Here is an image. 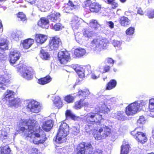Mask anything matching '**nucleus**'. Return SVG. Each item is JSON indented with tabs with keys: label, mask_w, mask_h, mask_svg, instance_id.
Segmentation results:
<instances>
[{
	"label": "nucleus",
	"mask_w": 154,
	"mask_h": 154,
	"mask_svg": "<svg viewBox=\"0 0 154 154\" xmlns=\"http://www.w3.org/2000/svg\"><path fill=\"white\" fill-rule=\"evenodd\" d=\"M100 98L101 100V103L95 107V112H90L88 113L84 117L85 121L89 125H86L85 129L87 132H89L93 128V125L95 124L100 125V128L98 131L94 133V137L96 140H100L108 137L111 134L112 127L111 126L102 124L100 121L102 119L103 115L102 114L106 115L108 113L110 110L106 104L107 101H112L114 98L109 99L107 96H101Z\"/></svg>",
	"instance_id": "nucleus-1"
},
{
	"label": "nucleus",
	"mask_w": 154,
	"mask_h": 154,
	"mask_svg": "<svg viewBox=\"0 0 154 154\" xmlns=\"http://www.w3.org/2000/svg\"><path fill=\"white\" fill-rule=\"evenodd\" d=\"M20 123H22V127L17 131L21 135L26 137H29L32 139L34 144H38L44 143L46 139L45 134L43 132L41 135L40 133L35 132L34 129L37 125L36 121L31 118L29 120H22Z\"/></svg>",
	"instance_id": "nucleus-2"
},
{
	"label": "nucleus",
	"mask_w": 154,
	"mask_h": 154,
	"mask_svg": "<svg viewBox=\"0 0 154 154\" xmlns=\"http://www.w3.org/2000/svg\"><path fill=\"white\" fill-rule=\"evenodd\" d=\"M69 133V126L66 123L62 122L60 126L57 134L54 139L57 144H61L65 142L67 136Z\"/></svg>",
	"instance_id": "nucleus-3"
},
{
	"label": "nucleus",
	"mask_w": 154,
	"mask_h": 154,
	"mask_svg": "<svg viewBox=\"0 0 154 154\" xmlns=\"http://www.w3.org/2000/svg\"><path fill=\"white\" fill-rule=\"evenodd\" d=\"M109 44L106 39H94L91 41V46L94 50L100 52L103 49H106Z\"/></svg>",
	"instance_id": "nucleus-4"
},
{
	"label": "nucleus",
	"mask_w": 154,
	"mask_h": 154,
	"mask_svg": "<svg viewBox=\"0 0 154 154\" xmlns=\"http://www.w3.org/2000/svg\"><path fill=\"white\" fill-rule=\"evenodd\" d=\"M144 104L142 101H136L128 105L126 108L125 113L128 116H132L135 114L137 111H140L143 109Z\"/></svg>",
	"instance_id": "nucleus-5"
},
{
	"label": "nucleus",
	"mask_w": 154,
	"mask_h": 154,
	"mask_svg": "<svg viewBox=\"0 0 154 154\" xmlns=\"http://www.w3.org/2000/svg\"><path fill=\"white\" fill-rule=\"evenodd\" d=\"M18 71L21 76L28 80L31 79L35 74L34 70L31 67L25 65L20 66Z\"/></svg>",
	"instance_id": "nucleus-6"
},
{
	"label": "nucleus",
	"mask_w": 154,
	"mask_h": 154,
	"mask_svg": "<svg viewBox=\"0 0 154 154\" xmlns=\"http://www.w3.org/2000/svg\"><path fill=\"white\" fill-rule=\"evenodd\" d=\"M93 150L92 146L90 143L82 142L77 146L75 154H91Z\"/></svg>",
	"instance_id": "nucleus-7"
},
{
	"label": "nucleus",
	"mask_w": 154,
	"mask_h": 154,
	"mask_svg": "<svg viewBox=\"0 0 154 154\" xmlns=\"http://www.w3.org/2000/svg\"><path fill=\"white\" fill-rule=\"evenodd\" d=\"M27 108L33 113H38L41 110V106L40 103L33 100H29L26 101Z\"/></svg>",
	"instance_id": "nucleus-8"
},
{
	"label": "nucleus",
	"mask_w": 154,
	"mask_h": 154,
	"mask_svg": "<svg viewBox=\"0 0 154 154\" xmlns=\"http://www.w3.org/2000/svg\"><path fill=\"white\" fill-rule=\"evenodd\" d=\"M131 134L134 137L138 142L142 143H144L147 141L145 133L134 130L131 132Z\"/></svg>",
	"instance_id": "nucleus-9"
},
{
	"label": "nucleus",
	"mask_w": 154,
	"mask_h": 154,
	"mask_svg": "<svg viewBox=\"0 0 154 154\" xmlns=\"http://www.w3.org/2000/svg\"><path fill=\"white\" fill-rule=\"evenodd\" d=\"M20 56L21 54L19 51L11 50L9 55L10 62L11 65H13L14 64L17 63Z\"/></svg>",
	"instance_id": "nucleus-10"
},
{
	"label": "nucleus",
	"mask_w": 154,
	"mask_h": 154,
	"mask_svg": "<svg viewBox=\"0 0 154 154\" xmlns=\"http://www.w3.org/2000/svg\"><path fill=\"white\" fill-rule=\"evenodd\" d=\"M61 44L60 40L57 37H53L49 42V45L51 50H56L58 49Z\"/></svg>",
	"instance_id": "nucleus-11"
},
{
	"label": "nucleus",
	"mask_w": 154,
	"mask_h": 154,
	"mask_svg": "<svg viewBox=\"0 0 154 154\" xmlns=\"http://www.w3.org/2000/svg\"><path fill=\"white\" fill-rule=\"evenodd\" d=\"M84 21L81 18L76 16H74L71 21L70 24L73 30H76L81 26L82 23Z\"/></svg>",
	"instance_id": "nucleus-12"
},
{
	"label": "nucleus",
	"mask_w": 154,
	"mask_h": 154,
	"mask_svg": "<svg viewBox=\"0 0 154 154\" xmlns=\"http://www.w3.org/2000/svg\"><path fill=\"white\" fill-rule=\"evenodd\" d=\"M9 131L10 128L8 126H5L0 123V135L1 138L6 139Z\"/></svg>",
	"instance_id": "nucleus-13"
},
{
	"label": "nucleus",
	"mask_w": 154,
	"mask_h": 154,
	"mask_svg": "<svg viewBox=\"0 0 154 154\" xmlns=\"http://www.w3.org/2000/svg\"><path fill=\"white\" fill-rule=\"evenodd\" d=\"M75 3H73L72 1L69 0L67 5H66L64 9V12L67 13H71V11L79 7V6L75 4Z\"/></svg>",
	"instance_id": "nucleus-14"
},
{
	"label": "nucleus",
	"mask_w": 154,
	"mask_h": 154,
	"mask_svg": "<svg viewBox=\"0 0 154 154\" xmlns=\"http://www.w3.org/2000/svg\"><path fill=\"white\" fill-rule=\"evenodd\" d=\"M86 53V50L85 49L79 47L74 50L73 56L74 58L81 57L85 55Z\"/></svg>",
	"instance_id": "nucleus-15"
},
{
	"label": "nucleus",
	"mask_w": 154,
	"mask_h": 154,
	"mask_svg": "<svg viewBox=\"0 0 154 154\" xmlns=\"http://www.w3.org/2000/svg\"><path fill=\"white\" fill-rule=\"evenodd\" d=\"M53 125V124L52 120H49L43 123L42 128L45 131H48L51 130Z\"/></svg>",
	"instance_id": "nucleus-16"
},
{
	"label": "nucleus",
	"mask_w": 154,
	"mask_h": 154,
	"mask_svg": "<svg viewBox=\"0 0 154 154\" xmlns=\"http://www.w3.org/2000/svg\"><path fill=\"white\" fill-rule=\"evenodd\" d=\"M112 115L113 118H116L120 121H124L127 119V118L125 116L124 112L122 111H119L115 113H112Z\"/></svg>",
	"instance_id": "nucleus-17"
},
{
	"label": "nucleus",
	"mask_w": 154,
	"mask_h": 154,
	"mask_svg": "<svg viewBox=\"0 0 154 154\" xmlns=\"http://www.w3.org/2000/svg\"><path fill=\"white\" fill-rule=\"evenodd\" d=\"M34 41L33 39L28 38L23 41V42H21V43L20 46H22L23 48L26 49L29 48L33 44Z\"/></svg>",
	"instance_id": "nucleus-18"
},
{
	"label": "nucleus",
	"mask_w": 154,
	"mask_h": 154,
	"mask_svg": "<svg viewBox=\"0 0 154 154\" xmlns=\"http://www.w3.org/2000/svg\"><path fill=\"white\" fill-rule=\"evenodd\" d=\"M38 26L43 28H47L49 25L48 19L45 17L42 18L38 22Z\"/></svg>",
	"instance_id": "nucleus-19"
},
{
	"label": "nucleus",
	"mask_w": 154,
	"mask_h": 154,
	"mask_svg": "<svg viewBox=\"0 0 154 154\" xmlns=\"http://www.w3.org/2000/svg\"><path fill=\"white\" fill-rule=\"evenodd\" d=\"M60 14L59 13H57L54 11L50 15H48L47 17L48 20L51 21L55 22L60 19Z\"/></svg>",
	"instance_id": "nucleus-20"
},
{
	"label": "nucleus",
	"mask_w": 154,
	"mask_h": 154,
	"mask_svg": "<svg viewBox=\"0 0 154 154\" xmlns=\"http://www.w3.org/2000/svg\"><path fill=\"white\" fill-rule=\"evenodd\" d=\"M22 36V33L20 31L12 32L11 35V39L16 41H19Z\"/></svg>",
	"instance_id": "nucleus-21"
},
{
	"label": "nucleus",
	"mask_w": 154,
	"mask_h": 154,
	"mask_svg": "<svg viewBox=\"0 0 154 154\" xmlns=\"http://www.w3.org/2000/svg\"><path fill=\"white\" fill-rule=\"evenodd\" d=\"M8 41L6 38H2L0 39V49L6 50L8 49Z\"/></svg>",
	"instance_id": "nucleus-22"
},
{
	"label": "nucleus",
	"mask_w": 154,
	"mask_h": 154,
	"mask_svg": "<svg viewBox=\"0 0 154 154\" xmlns=\"http://www.w3.org/2000/svg\"><path fill=\"white\" fill-rule=\"evenodd\" d=\"M90 94V92L89 91L88 89H85L83 91H79L77 95L84 101V99L88 97Z\"/></svg>",
	"instance_id": "nucleus-23"
},
{
	"label": "nucleus",
	"mask_w": 154,
	"mask_h": 154,
	"mask_svg": "<svg viewBox=\"0 0 154 154\" xmlns=\"http://www.w3.org/2000/svg\"><path fill=\"white\" fill-rule=\"evenodd\" d=\"M47 39V36L43 34H36L35 36V40L38 43L42 44L46 41Z\"/></svg>",
	"instance_id": "nucleus-24"
},
{
	"label": "nucleus",
	"mask_w": 154,
	"mask_h": 154,
	"mask_svg": "<svg viewBox=\"0 0 154 154\" xmlns=\"http://www.w3.org/2000/svg\"><path fill=\"white\" fill-rule=\"evenodd\" d=\"M101 8V6L98 3L94 2L90 5V10L92 12H97Z\"/></svg>",
	"instance_id": "nucleus-25"
},
{
	"label": "nucleus",
	"mask_w": 154,
	"mask_h": 154,
	"mask_svg": "<svg viewBox=\"0 0 154 154\" xmlns=\"http://www.w3.org/2000/svg\"><path fill=\"white\" fill-rule=\"evenodd\" d=\"M119 23L121 26H126L130 24V21L127 17L122 16L120 19Z\"/></svg>",
	"instance_id": "nucleus-26"
},
{
	"label": "nucleus",
	"mask_w": 154,
	"mask_h": 154,
	"mask_svg": "<svg viewBox=\"0 0 154 154\" xmlns=\"http://www.w3.org/2000/svg\"><path fill=\"white\" fill-rule=\"evenodd\" d=\"M88 102L86 103L84 101L81 99L79 101L76 102L75 103V108L76 109H80L84 106H88Z\"/></svg>",
	"instance_id": "nucleus-27"
},
{
	"label": "nucleus",
	"mask_w": 154,
	"mask_h": 154,
	"mask_svg": "<svg viewBox=\"0 0 154 154\" xmlns=\"http://www.w3.org/2000/svg\"><path fill=\"white\" fill-rule=\"evenodd\" d=\"M129 147L130 146L128 143L123 144L121 147L120 154H128Z\"/></svg>",
	"instance_id": "nucleus-28"
},
{
	"label": "nucleus",
	"mask_w": 154,
	"mask_h": 154,
	"mask_svg": "<svg viewBox=\"0 0 154 154\" xmlns=\"http://www.w3.org/2000/svg\"><path fill=\"white\" fill-rule=\"evenodd\" d=\"M54 103L55 106L59 108L62 106V102L61 99L58 96L56 97L54 100Z\"/></svg>",
	"instance_id": "nucleus-29"
},
{
	"label": "nucleus",
	"mask_w": 154,
	"mask_h": 154,
	"mask_svg": "<svg viewBox=\"0 0 154 154\" xmlns=\"http://www.w3.org/2000/svg\"><path fill=\"white\" fill-rule=\"evenodd\" d=\"M51 81V78L49 76L42 78L38 80V83L44 85L49 82Z\"/></svg>",
	"instance_id": "nucleus-30"
},
{
	"label": "nucleus",
	"mask_w": 154,
	"mask_h": 154,
	"mask_svg": "<svg viewBox=\"0 0 154 154\" xmlns=\"http://www.w3.org/2000/svg\"><path fill=\"white\" fill-rule=\"evenodd\" d=\"M117 82L114 79L111 80L107 84L106 90H110L114 88L116 86Z\"/></svg>",
	"instance_id": "nucleus-31"
},
{
	"label": "nucleus",
	"mask_w": 154,
	"mask_h": 154,
	"mask_svg": "<svg viewBox=\"0 0 154 154\" xmlns=\"http://www.w3.org/2000/svg\"><path fill=\"white\" fill-rule=\"evenodd\" d=\"M21 100L19 98H15L9 100V102L11 105L17 107L20 103Z\"/></svg>",
	"instance_id": "nucleus-32"
},
{
	"label": "nucleus",
	"mask_w": 154,
	"mask_h": 154,
	"mask_svg": "<svg viewBox=\"0 0 154 154\" xmlns=\"http://www.w3.org/2000/svg\"><path fill=\"white\" fill-rule=\"evenodd\" d=\"M14 92L13 91L7 90L6 92L4 94V98L7 100H11V98H12L14 97Z\"/></svg>",
	"instance_id": "nucleus-33"
},
{
	"label": "nucleus",
	"mask_w": 154,
	"mask_h": 154,
	"mask_svg": "<svg viewBox=\"0 0 154 154\" xmlns=\"http://www.w3.org/2000/svg\"><path fill=\"white\" fill-rule=\"evenodd\" d=\"M89 26L91 28H93L95 29H97L100 26V25L96 20H92L91 21Z\"/></svg>",
	"instance_id": "nucleus-34"
},
{
	"label": "nucleus",
	"mask_w": 154,
	"mask_h": 154,
	"mask_svg": "<svg viewBox=\"0 0 154 154\" xmlns=\"http://www.w3.org/2000/svg\"><path fill=\"white\" fill-rule=\"evenodd\" d=\"M41 57L43 59L45 60L48 59L50 57V55L48 53L43 49L40 51Z\"/></svg>",
	"instance_id": "nucleus-35"
},
{
	"label": "nucleus",
	"mask_w": 154,
	"mask_h": 154,
	"mask_svg": "<svg viewBox=\"0 0 154 154\" xmlns=\"http://www.w3.org/2000/svg\"><path fill=\"white\" fill-rule=\"evenodd\" d=\"M58 57H70V54L67 51H60L58 54Z\"/></svg>",
	"instance_id": "nucleus-36"
},
{
	"label": "nucleus",
	"mask_w": 154,
	"mask_h": 154,
	"mask_svg": "<svg viewBox=\"0 0 154 154\" xmlns=\"http://www.w3.org/2000/svg\"><path fill=\"white\" fill-rule=\"evenodd\" d=\"M149 111L153 112H154V98L149 99Z\"/></svg>",
	"instance_id": "nucleus-37"
},
{
	"label": "nucleus",
	"mask_w": 154,
	"mask_h": 154,
	"mask_svg": "<svg viewBox=\"0 0 154 154\" xmlns=\"http://www.w3.org/2000/svg\"><path fill=\"white\" fill-rule=\"evenodd\" d=\"M10 148L8 146H5L2 148L0 154H11Z\"/></svg>",
	"instance_id": "nucleus-38"
},
{
	"label": "nucleus",
	"mask_w": 154,
	"mask_h": 154,
	"mask_svg": "<svg viewBox=\"0 0 154 154\" xmlns=\"http://www.w3.org/2000/svg\"><path fill=\"white\" fill-rule=\"evenodd\" d=\"M76 73H77L78 75L80 78V79L83 78L85 74H86L85 72L84 69L81 70L79 69L76 72ZM79 81H80L82 80V79H79Z\"/></svg>",
	"instance_id": "nucleus-39"
},
{
	"label": "nucleus",
	"mask_w": 154,
	"mask_h": 154,
	"mask_svg": "<svg viewBox=\"0 0 154 154\" xmlns=\"http://www.w3.org/2000/svg\"><path fill=\"white\" fill-rule=\"evenodd\" d=\"M65 114L66 118L69 117L74 120L76 119L75 116L69 110H67Z\"/></svg>",
	"instance_id": "nucleus-40"
},
{
	"label": "nucleus",
	"mask_w": 154,
	"mask_h": 154,
	"mask_svg": "<svg viewBox=\"0 0 154 154\" xmlns=\"http://www.w3.org/2000/svg\"><path fill=\"white\" fill-rule=\"evenodd\" d=\"M18 20L24 21L26 20L25 15L22 12H19L17 14Z\"/></svg>",
	"instance_id": "nucleus-41"
},
{
	"label": "nucleus",
	"mask_w": 154,
	"mask_h": 154,
	"mask_svg": "<svg viewBox=\"0 0 154 154\" xmlns=\"http://www.w3.org/2000/svg\"><path fill=\"white\" fill-rule=\"evenodd\" d=\"M94 34L93 32L87 29L84 32L83 35L85 37L89 38L92 37Z\"/></svg>",
	"instance_id": "nucleus-42"
},
{
	"label": "nucleus",
	"mask_w": 154,
	"mask_h": 154,
	"mask_svg": "<svg viewBox=\"0 0 154 154\" xmlns=\"http://www.w3.org/2000/svg\"><path fill=\"white\" fill-rule=\"evenodd\" d=\"M70 57H58V59L61 64H65L69 60Z\"/></svg>",
	"instance_id": "nucleus-43"
},
{
	"label": "nucleus",
	"mask_w": 154,
	"mask_h": 154,
	"mask_svg": "<svg viewBox=\"0 0 154 154\" xmlns=\"http://www.w3.org/2000/svg\"><path fill=\"white\" fill-rule=\"evenodd\" d=\"M71 131L72 134L75 135H77L79 132V129L78 127L72 126L71 128Z\"/></svg>",
	"instance_id": "nucleus-44"
},
{
	"label": "nucleus",
	"mask_w": 154,
	"mask_h": 154,
	"mask_svg": "<svg viewBox=\"0 0 154 154\" xmlns=\"http://www.w3.org/2000/svg\"><path fill=\"white\" fill-rule=\"evenodd\" d=\"M147 15L149 18H154V10L149 9L148 10L147 12Z\"/></svg>",
	"instance_id": "nucleus-45"
},
{
	"label": "nucleus",
	"mask_w": 154,
	"mask_h": 154,
	"mask_svg": "<svg viewBox=\"0 0 154 154\" xmlns=\"http://www.w3.org/2000/svg\"><path fill=\"white\" fill-rule=\"evenodd\" d=\"M101 73L97 70L92 73L91 78L93 79H96L99 77Z\"/></svg>",
	"instance_id": "nucleus-46"
},
{
	"label": "nucleus",
	"mask_w": 154,
	"mask_h": 154,
	"mask_svg": "<svg viewBox=\"0 0 154 154\" xmlns=\"http://www.w3.org/2000/svg\"><path fill=\"white\" fill-rule=\"evenodd\" d=\"M134 30L135 29L134 27H131L126 30V34L129 35H132L134 33Z\"/></svg>",
	"instance_id": "nucleus-47"
},
{
	"label": "nucleus",
	"mask_w": 154,
	"mask_h": 154,
	"mask_svg": "<svg viewBox=\"0 0 154 154\" xmlns=\"http://www.w3.org/2000/svg\"><path fill=\"white\" fill-rule=\"evenodd\" d=\"M91 4L90 0H87L84 2L83 7L86 9H90Z\"/></svg>",
	"instance_id": "nucleus-48"
},
{
	"label": "nucleus",
	"mask_w": 154,
	"mask_h": 154,
	"mask_svg": "<svg viewBox=\"0 0 154 154\" xmlns=\"http://www.w3.org/2000/svg\"><path fill=\"white\" fill-rule=\"evenodd\" d=\"M73 97L70 95H68L65 97L64 100L68 103H71L73 102Z\"/></svg>",
	"instance_id": "nucleus-49"
},
{
	"label": "nucleus",
	"mask_w": 154,
	"mask_h": 154,
	"mask_svg": "<svg viewBox=\"0 0 154 154\" xmlns=\"http://www.w3.org/2000/svg\"><path fill=\"white\" fill-rule=\"evenodd\" d=\"M112 44L114 47L120 48L121 45V42L120 41L114 40L112 41Z\"/></svg>",
	"instance_id": "nucleus-50"
},
{
	"label": "nucleus",
	"mask_w": 154,
	"mask_h": 154,
	"mask_svg": "<svg viewBox=\"0 0 154 154\" xmlns=\"http://www.w3.org/2000/svg\"><path fill=\"white\" fill-rule=\"evenodd\" d=\"M7 57L5 54L0 53V62L3 63L7 59Z\"/></svg>",
	"instance_id": "nucleus-51"
},
{
	"label": "nucleus",
	"mask_w": 154,
	"mask_h": 154,
	"mask_svg": "<svg viewBox=\"0 0 154 154\" xmlns=\"http://www.w3.org/2000/svg\"><path fill=\"white\" fill-rule=\"evenodd\" d=\"M145 119L143 116H141L137 121V125H143L144 123Z\"/></svg>",
	"instance_id": "nucleus-52"
},
{
	"label": "nucleus",
	"mask_w": 154,
	"mask_h": 154,
	"mask_svg": "<svg viewBox=\"0 0 154 154\" xmlns=\"http://www.w3.org/2000/svg\"><path fill=\"white\" fill-rule=\"evenodd\" d=\"M82 37V35H79V36L77 34L76 35H75V40L79 44H82V42H83Z\"/></svg>",
	"instance_id": "nucleus-53"
},
{
	"label": "nucleus",
	"mask_w": 154,
	"mask_h": 154,
	"mask_svg": "<svg viewBox=\"0 0 154 154\" xmlns=\"http://www.w3.org/2000/svg\"><path fill=\"white\" fill-rule=\"evenodd\" d=\"M84 69L85 73L87 75H88L91 72V67L90 65L87 66Z\"/></svg>",
	"instance_id": "nucleus-54"
},
{
	"label": "nucleus",
	"mask_w": 154,
	"mask_h": 154,
	"mask_svg": "<svg viewBox=\"0 0 154 154\" xmlns=\"http://www.w3.org/2000/svg\"><path fill=\"white\" fill-rule=\"evenodd\" d=\"M62 26L61 24L60 23H57L55 24L54 26V29L56 31H58L62 29Z\"/></svg>",
	"instance_id": "nucleus-55"
},
{
	"label": "nucleus",
	"mask_w": 154,
	"mask_h": 154,
	"mask_svg": "<svg viewBox=\"0 0 154 154\" xmlns=\"http://www.w3.org/2000/svg\"><path fill=\"white\" fill-rule=\"evenodd\" d=\"M103 69L104 66L102 65H100L97 70L99 72H100L101 73H104Z\"/></svg>",
	"instance_id": "nucleus-56"
},
{
	"label": "nucleus",
	"mask_w": 154,
	"mask_h": 154,
	"mask_svg": "<svg viewBox=\"0 0 154 154\" xmlns=\"http://www.w3.org/2000/svg\"><path fill=\"white\" fill-rule=\"evenodd\" d=\"M5 83H0V91L2 90H5L6 88Z\"/></svg>",
	"instance_id": "nucleus-57"
},
{
	"label": "nucleus",
	"mask_w": 154,
	"mask_h": 154,
	"mask_svg": "<svg viewBox=\"0 0 154 154\" xmlns=\"http://www.w3.org/2000/svg\"><path fill=\"white\" fill-rule=\"evenodd\" d=\"M106 24L111 29H112L114 28V23L111 21L106 22Z\"/></svg>",
	"instance_id": "nucleus-58"
},
{
	"label": "nucleus",
	"mask_w": 154,
	"mask_h": 154,
	"mask_svg": "<svg viewBox=\"0 0 154 154\" xmlns=\"http://www.w3.org/2000/svg\"><path fill=\"white\" fill-rule=\"evenodd\" d=\"M107 61L109 64H111L112 66L113 65L114 61L112 58H108L107 59Z\"/></svg>",
	"instance_id": "nucleus-59"
},
{
	"label": "nucleus",
	"mask_w": 154,
	"mask_h": 154,
	"mask_svg": "<svg viewBox=\"0 0 154 154\" xmlns=\"http://www.w3.org/2000/svg\"><path fill=\"white\" fill-rule=\"evenodd\" d=\"M6 79L4 76L0 75V83H5Z\"/></svg>",
	"instance_id": "nucleus-60"
},
{
	"label": "nucleus",
	"mask_w": 154,
	"mask_h": 154,
	"mask_svg": "<svg viewBox=\"0 0 154 154\" xmlns=\"http://www.w3.org/2000/svg\"><path fill=\"white\" fill-rule=\"evenodd\" d=\"M110 67L109 66H104V72H108L110 69Z\"/></svg>",
	"instance_id": "nucleus-61"
},
{
	"label": "nucleus",
	"mask_w": 154,
	"mask_h": 154,
	"mask_svg": "<svg viewBox=\"0 0 154 154\" xmlns=\"http://www.w3.org/2000/svg\"><path fill=\"white\" fill-rule=\"evenodd\" d=\"M102 151L100 149H96L94 153V154H102Z\"/></svg>",
	"instance_id": "nucleus-62"
},
{
	"label": "nucleus",
	"mask_w": 154,
	"mask_h": 154,
	"mask_svg": "<svg viewBox=\"0 0 154 154\" xmlns=\"http://www.w3.org/2000/svg\"><path fill=\"white\" fill-rule=\"evenodd\" d=\"M137 12L138 14L140 15H143L144 14L143 11L140 8H139L137 9Z\"/></svg>",
	"instance_id": "nucleus-63"
},
{
	"label": "nucleus",
	"mask_w": 154,
	"mask_h": 154,
	"mask_svg": "<svg viewBox=\"0 0 154 154\" xmlns=\"http://www.w3.org/2000/svg\"><path fill=\"white\" fill-rule=\"evenodd\" d=\"M109 4L112 5V8H116V7H117L118 6V4L114 2H113L112 3Z\"/></svg>",
	"instance_id": "nucleus-64"
}]
</instances>
